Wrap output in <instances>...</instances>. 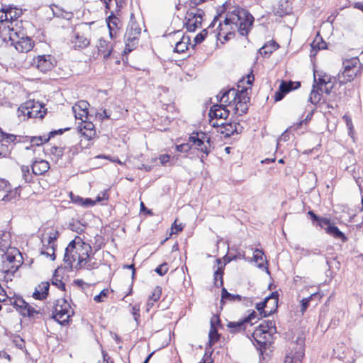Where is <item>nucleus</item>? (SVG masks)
Returning a JSON list of instances; mask_svg holds the SVG:
<instances>
[{
  "label": "nucleus",
  "instance_id": "nucleus-1",
  "mask_svg": "<svg viewBox=\"0 0 363 363\" xmlns=\"http://www.w3.org/2000/svg\"><path fill=\"white\" fill-rule=\"evenodd\" d=\"M254 23V17L246 9L235 6L232 11L227 13L224 24L235 25L239 33L242 36H247Z\"/></svg>",
  "mask_w": 363,
  "mask_h": 363
},
{
  "label": "nucleus",
  "instance_id": "nucleus-2",
  "mask_svg": "<svg viewBox=\"0 0 363 363\" xmlns=\"http://www.w3.org/2000/svg\"><path fill=\"white\" fill-rule=\"evenodd\" d=\"M11 42V45H13L15 48L21 52H28L32 50L34 45V42L32 39L26 36L22 31H18L13 27L8 26V35L7 41Z\"/></svg>",
  "mask_w": 363,
  "mask_h": 363
},
{
  "label": "nucleus",
  "instance_id": "nucleus-3",
  "mask_svg": "<svg viewBox=\"0 0 363 363\" xmlns=\"http://www.w3.org/2000/svg\"><path fill=\"white\" fill-rule=\"evenodd\" d=\"M189 142L194 145L197 150L203 153L200 159L201 162H204V159L211 152V138L203 132H193L189 136Z\"/></svg>",
  "mask_w": 363,
  "mask_h": 363
},
{
  "label": "nucleus",
  "instance_id": "nucleus-4",
  "mask_svg": "<svg viewBox=\"0 0 363 363\" xmlns=\"http://www.w3.org/2000/svg\"><path fill=\"white\" fill-rule=\"evenodd\" d=\"M279 294L277 291L272 292L264 300L256 304V309L258 311L259 315L262 317H267L274 313L278 307Z\"/></svg>",
  "mask_w": 363,
  "mask_h": 363
},
{
  "label": "nucleus",
  "instance_id": "nucleus-5",
  "mask_svg": "<svg viewBox=\"0 0 363 363\" xmlns=\"http://www.w3.org/2000/svg\"><path fill=\"white\" fill-rule=\"evenodd\" d=\"M70 312L69 303L65 298L58 299L54 306L52 318L60 325H65L69 322Z\"/></svg>",
  "mask_w": 363,
  "mask_h": 363
},
{
  "label": "nucleus",
  "instance_id": "nucleus-6",
  "mask_svg": "<svg viewBox=\"0 0 363 363\" xmlns=\"http://www.w3.org/2000/svg\"><path fill=\"white\" fill-rule=\"evenodd\" d=\"M43 106L38 101L34 100H29L23 103L18 108V111L21 112L23 116H26L28 118H43L45 111H42Z\"/></svg>",
  "mask_w": 363,
  "mask_h": 363
},
{
  "label": "nucleus",
  "instance_id": "nucleus-7",
  "mask_svg": "<svg viewBox=\"0 0 363 363\" xmlns=\"http://www.w3.org/2000/svg\"><path fill=\"white\" fill-rule=\"evenodd\" d=\"M69 44L75 50L84 49L90 44V39L80 26L73 29Z\"/></svg>",
  "mask_w": 363,
  "mask_h": 363
},
{
  "label": "nucleus",
  "instance_id": "nucleus-8",
  "mask_svg": "<svg viewBox=\"0 0 363 363\" xmlns=\"http://www.w3.org/2000/svg\"><path fill=\"white\" fill-rule=\"evenodd\" d=\"M250 89V87H249ZM248 87H242L240 90H238L236 99L234 101L236 102L235 105V113H239V115L242 116L247 113L248 111V103L250 101V97L247 93Z\"/></svg>",
  "mask_w": 363,
  "mask_h": 363
},
{
  "label": "nucleus",
  "instance_id": "nucleus-9",
  "mask_svg": "<svg viewBox=\"0 0 363 363\" xmlns=\"http://www.w3.org/2000/svg\"><path fill=\"white\" fill-rule=\"evenodd\" d=\"M11 304L23 316L29 318L34 317L35 314H38L39 311L35 310L33 307L30 306L24 299L21 297H16Z\"/></svg>",
  "mask_w": 363,
  "mask_h": 363
},
{
  "label": "nucleus",
  "instance_id": "nucleus-10",
  "mask_svg": "<svg viewBox=\"0 0 363 363\" xmlns=\"http://www.w3.org/2000/svg\"><path fill=\"white\" fill-rule=\"evenodd\" d=\"M225 301L230 302H240L243 301L246 306L252 305V301L251 298L247 297H242L239 294H233L228 291V290L223 287L221 290V299H220V308H223V305Z\"/></svg>",
  "mask_w": 363,
  "mask_h": 363
},
{
  "label": "nucleus",
  "instance_id": "nucleus-11",
  "mask_svg": "<svg viewBox=\"0 0 363 363\" xmlns=\"http://www.w3.org/2000/svg\"><path fill=\"white\" fill-rule=\"evenodd\" d=\"M55 59L50 55H39L33 59V64L42 72H47L54 67Z\"/></svg>",
  "mask_w": 363,
  "mask_h": 363
},
{
  "label": "nucleus",
  "instance_id": "nucleus-12",
  "mask_svg": "<svg viewBox=\"0 0 363 363\" xmlns=\"http://www.w3.org/2000/svg\"><path fill=\"white\" fill-rule=\"evenodd\" d=\"M78 131L88 140H92L96 135L95 125L92 122L88 121L87 119L82 120L78 126Z\"/></svg>",
  "mask_w": 363,
  "mask_h": 363
},
{
  "label": "nucleus",
  "instance_id": "nucleus-13",
  "mask_svg": "<svg viewBox=\"0 0 363 363\" xmlns=\"http://www.w3.org/2000/svg\"><path fill=\"white\" fill-rule=\"evenodd\" d=\"M225 104H214L209 110V118L211 119H226L229 115V111Z\"/></svg>",
  "mask_w": 363,
  "mask_h": 363
},
{
  "label": "nucleus",
  "instance_id": "nucleus-14",
  "mask_svg": "<svg viewBox=\"0 0 363 363\" xmlns=\"http://www.w3.org/2000/svg\"><path fill=\"white\" fill-rule=\"evenodd\" d=\"M59 233L57 231H55L52 233H50L47 242H48L49 246L48 247V251L45 250H41L40 254L45 255L47 257H50L51 260L55 259V240L57 239Z\"/></svg>",
  "mask_w": 363,
  "mask_h": 363
},
{
  "label": "nucleus",
  "instance_id": "nucleus-15",
  "mask_svg": "<svg viewBox=\"0 0 363 363\" xmlns=\"http://www.w3.org/2000/svg\"><path fill=\"white\" fill-rule=\"evenodd\" d=\"M238 90L233 88L227 90H222L217 96V99L223 104L230 106L232 101L236 99Z\"/></svg>",
  "mask_w": 363,
  "mask_h": 363
},
{
  "label": "nucleus",
  "instance_id": "nucleus-16",
  "mask_svg": "<svg viewBox=\"0 0 363 363\" xmlns=\"http://www.w3.org/2000/svg\"><path fill=\"white\" fill-rule=\"evenodd\" d=\"M253 340H255L260 347H265L267 342L272 337L267 332L258 326L253 332Z\"/></svg>",
  "mask_w": 363,
  "mask_h": 363
},
{
  "label": "nucleus",
  "instance_id": "nucleus-17",
  "mask_svg": "<svg viewBox=\"0 0 363 363\" xmlns=\"http://www.w3.org/2000/svg\"><path fill=\"white\" fill-rule=\"evenodd\" d=\"M216 324L220 325V320L218 315H213L211 319V328L208 333L209 345H214L220 337V334L216 327Z\"/></svg>",
  "mask_w": 363,
  "mask_h": 363
},
{
  "label": "nucleus",
  "instance_id": "nucleus-18",
  "mask_svg": "<svg viewBox=\"0 0 363 363\" xmlns=\"http://www.w3.org/2000/svg\"><path fill=\"white\" fill-rule=\"evenodd\" d=\"M10 13L8 12V8L5 9L3 8L0 11V23L1 24L0 26V35L2 37V39L4 42L7 41V35H8V27L6 28L4 23L6 22V23H9L10 21L9 16Z\"/></svg>",
  "mask_w": 363,
  "mask_h": 363
},
{
  "label": "nucleus",
  "instance_id": "nucleus-19",
  "mask_svg": "<svg viewBox=\"0 0 363 363\" xmlns=\"http://www.w3.org/2000/svg\"><path fill=\"white\" fill-rule=\"evenodd\" d=\"M325 232L333 236L335 239L340 240L342 242H345L347 240V238L346 235L340 230V229L335 225L334 224L331 223L330 220L329 219V224H325Z\"/></svg>",
  "mask_w": 363,
  "mask_h": 363
},
{
  "label": "nucleus",
  "instance_id": "nucleus-20",
  "mask_svg": "<svg viewBox=\"0 0 363 363\" xmlns=\"http://www.w3.org/2000/svg\"><path fill=\"white\" fill-rule=\"evenodd\" d=\"M49 289V282H42L35 288V291L33 294V297L36 300L45 299L48 295Z\"/></svg>",
  "mask_w": 363,
  "mask_h": 363
},
{
  "label": "nucleus",
  "instance_id": "nucleus-21",
  "mask_svg": "<svg viewBox=\"0 0 363 363\" xmlns=\"http://www.w3.org/2000/svg\"><path fill=\"white\" fill-rule=\"evenodd\" d=\"M50 168L49 163L45 160L34 161L31 165L32 173L35 175H42Z\"/></svg>",
  "mask_w": 363,
  "mask_h": 363
},
{
  "label": "nucleus",
  "instance_id": "nucleus-22",
  "mask_svg": "<svg viewBox=\"0 0 363 363\" xmlns=\"http://www.w3.org/2000/svg\"><path fill=\"white\" fill-rule=\"evenodd\" d=\"M297 342H300L299 350L293 356L287 355L285 358L284 363H301V359L304 356L303 347V340L301 338H299Z\"/></svg>",
  "mask_w": 363,
  "mask_h": 363
},
{
  "label": "nucleus",
  "instance_id": "nucleus-23",
  "mask_svg": "<svg viewBox=\"0 0 363 363\" xmlns=\"http://www.w3.org/2000/svg\"><path fill=\"white\" fill-rule=\"evenodd\" d=\"M49 140V137L46 138L45 136H19V140H18V142L26 143L29 141L33 145L39 146L48 142Z\"/></svg>",
  "mask_w": 363,
  "mask_h": 363
},
{
  "label": "nucleus",
  "instance_id": "nucleus-24",
  "mask_svg": "<svg viewBox=\"0 0 363 363\" xmlns=\"http://www.w3.org/2000/svg\"><path fill=\"white\" fill-rule=\"evenodd\" d=\"M99 53L103 54L104 59H108L113 51V45L104 39H100L97 45Z\"/></svg>",
  "mask_w": 363,
  "mask_h": 363
},
{
  "label": "nucleus",
  "instance_id": "nucleus-25",
  "mask_svg": "<svg viewBox=\"0 0 363 363\" xmlns=\"http://www.w3.org/2000/svg\"><path fill=\"white\" fill-rule=\"evenodd\" d=\"M240 125L239 123H223V125L222 128L223 130H220L221 134H224L225 137H230L232 135H233L235 133H239V130L238 129V127H240Z\"/></svg>",
  "mask_w": 363,
  "mask_h": 363
},
{
  "label": "nucleus",
  "instance_id": "nucleus-26",
  "mask_svg": "<svg viewBox=\"0 0 363 363\" xmlns=\"http://www.w3.org/2000/svg\"><path fill=\"white\" fill-rule=\"evenodd\" d=\"M106 23L109 30L110 37L113 38V35L116 34L115 28H118V24L120 23V20L111 12L110 16L106 18Z\"/></svg>",
  "mask_w": 363,
  "mask_h": 363
},
{
  "label": "nucleus",
  "instance_id": "nucleus-27",
  "mask_svg": "<svg viewBox=\"0 0 363 363\" xmlns=\"http://www.w3.org/2000/svg\"><path fill=\"white\" fill-rule=\"evenodd\" d=\"M132 31H134V32L136 31V33H135L136 34L141 33V28L139 26V25L137 23L135 18V16L133 13L130 14V21H129L128 26L127 27L124 38H130V35H131L130 32H132Z\"/></svg>",
  "mask_w": 363,
  "mask_h": 363
},
{
  "label": "nucleus",
  "instance_id": "nucleus-28",
  "mask_svg": "<svg viewBox=\"0 0 363 363\" xmlns=\"http://www.w3.org/2000/svg\"><path fill=\"white\" fill-rule=\"evenodd\" d=\"M92 252V248L91 245L88 243L82 242L78 245L77 250H76V254H77L78 257H86L90 258V254Z\"/></svg>",
  "mask_w": 363,
  "mask_h": 363
},
{
  "label": "nucleus",
  "instance_id": "nucleus-29",
  "mask_svg": "<svg viewBox=\"0 0 363 363\" xmlns=\"http://www.w3.org/2000/svg\"><path fill=\"white\" fill-rule=\"evenodd\" d=\"M190 44L189 36L183 35L181 40L176 43L174 52L178 53H183L188 49V45Z\"/></svg>",
  "mask_w": 363,
  "mask_h": 363
},
{
  "label": "nucleus",
  "instance_id": "nucleus-30",
  "mask_svg": "<svg viewBox=\"0 0 363 363\" xmlns=\"http://www.w3.org/2000/svg\"><path fill=\"white\" fill-rule=\"evenodd\" d=\"M308 214L309 215L313 223L320 226L321 228H325V224H329V218L320 217L317 216L313 211H309Z\"/></svg>",
  "mask_w": 363,
  "mask_h": 363
},
{
  "label": "nucleus",
  "instance_id": "nucleus-31",
  "mask_svg": "<svg viewBox=\"0 0 363 363\" xmlns=\"http://www.w3.org/2000/svg\"><path fill=\"white\" fill-rule=\"evenodd\" d=\"M334 79L335 78L328 75L325 73L322 74V72H320L319 74L318 72H314V82H316L318 86H321L320 89H323V84H326L327 81H330Z\"/></svg>",
  "mask_w": 363,
  "mask_h": 363
},
{
  "label": "nucleus",
  "instance_id": "nucleus-32",
  "mask_svg": "<svg viewBox=\"0 0 363 363\" xmlns=\"http://www.w3.org/2000/svg\"><path fill=\"white\" fill-rule=\"evenodd\" d=\"M125 42V49L123 50V55H128L133 50H134L138 45V39H135V37L124 38Z\"/></svg>",
  "mask_w": 363,
  "mask_h": 363
},
{
  "label": "nucleus",
  "instance_id": "nucleus-33",
  "mask_svg": "<svg viewBox=\"0 0 363 363\" xmlns=\"http://www.w3.org/2000/svg\"><path fill=\"white\" fill-rule=\"evenodd\" d=\"M184 25L189 32H194L197 28H199L201 26V21H199L196 18H194V19H191L190 18H186V16L185 21L184 22Z\"/></svg>",
  "mask_w": 363,
  "mask_h": 363
},
{
  "label": "nucleus",
  "instance_id": "nucleus-34",
  "mask_svg": "<svg viewBox=\"0 0 363 363\" xmlns=\"http://www.w3.org/2000/svg\"><path fill=\"white\" fill-rule=\"evenodd\" d=\"M259 326L271 336L277 333L275 321L273 320H264Z\"/></svg>",
  "mask_w": 363,
  "mask_h": 363
},
{
  "label": "nucleus",
  "instance_id": "nucleus-35",
  "mask_svg": "<svg viewBox=\"0 0 363 363\" xmlns=\"http://www.w3.org/2000/svg\"><path fill=\"white\" fill-rule=\"evenodd\" d=\"M246 322L244 320H240L238 322H229L227 325L231 333H238L245 330Z\"/></svg>",
  "mask_w": 363,
  "mask_h": 363
},
{
  "label": "nucleus",
  "instance_id": "nucleus-36",
  "mask_svg": "<svg viewBox=\"0 0 363 363\" xmlns=\"http://www.w3.org/2000/svg\"><path fill=\"white\" fill-rule=\"evenodd\" d=\"M89 104L86 101H79L74 106H72L74 113H77V111L83 112L84 114H89Z\"/></svg>",
  "mask_w": 363,
  "mask_h": 363
},
{
  "label": "nucleus",
  "instance_id": "nucleus-37",
  "mask_svg": "<svg viewBox=\"0 0 363 363\" xmlns=\"http://www.w3.org/2000/svg\"><path fill=\"white\" fill-rule=\"evenodd\" d=\"M357 72L358 69H356V71H351L348 73H345V70H343L341 75H339V83L340 84H344L347 82H350L357 76Z\"/></svg>",
  "mask_w": 363,
  "mask_h": 363
},
{
  "label": "nucleus",
  "instance_id": "nucleus-38",
  "mask_svg": "<svg viewBox=\"0 0 363 363\" xmlns=\"http://www.w3.org/2000/svg\"><path fill=\"white\" fill-rule=\"evenodd\" d=\"M320 296L318 293H313L307 298H304L301 301V312L303 313L310 305V302L314 298L319 299Z\"/></svg>",
  "mask_w": 363,
  "mask_h": 363
},
{
  "label": "nucleus",
  "instance_id": "nucleus-39",
  "mask_svg": "<svg viewBox=\"0 0 363 363\" xmlns=\"http://www.w3.org/2000/svg\"><path fill=\"white\" fill-rule=\"evenodd\" d=\"M20 135H16L13 134L6 133L2 131L0 128V140H2L4 143L8 144L9 146L11 143H14L15 140L17 141L19 140Z\"/></svg>",
  "mask_w": 363,
  "mask_h": 363
},
{
  "label": "nucleus",
  "instance_id": "nucleus-40",
  "mask_svg": "<svg viewBox=\"0 0 363 363\" xmlns=\"http://www.w3.org/2000/svg\"><path fill=\"white\" fill-rule=\"evenodd\" d=\"M359 63L358 58H352L350 60H346L343 62V68L345 70V73H348L351 71H356L355 68Z\"/></svg>",
  "mask_w": 363,
  "mask_h": 363
},
{
  "label": "nucleus",
  "instance_id": "nucleus-41",
  "mask_svg": "<svg viewBox=\"0 0 363 363\" xmlns=\"http://www.w3.org/2000/svg\"><path fill=\"white\" fill-rule=\"evenodd\" d=\"M223 269L222 267H218L214 272V285L216 287L223 286Z\"/></svg>",
  "mask_w": 363,
  "mask_h": 363
},
{
  "label": "nucleus",
  "instance_id": "nucleus-42",
  "mask_svg": "<svg viewBox=\"0 0 363 363\" xmlns=\"http://www.w3.org/2000/svg\"><path fill=\"white\" fill-rule=\"evenodd\" d=\"M77 259V254H76V250L74 252H65L64 255V262L67 266L69 267V269H72V263Z\"/></svg>",
  "mask_w": 363,
  "mask_h": 363
},
{
  "label": "nucleus",
  "instance_id": "nucleus-43",
  "mask_svg": "<svg viewBox=\"0 0 363 363\" xmlns=\"http://www.w3.org/2000/svg\"><path fill=\"white\" fill-rule=\"evenodd\" d=\"M10 235L8 233L0 232V250L4 251L10 246Z\"/></svg>",
  "mask_w": 363,
  "mask_h": 363
},
{
  "label": "nucleus",
  "instance_id": "nucleus-44",
  "mask_svg": "<svg viewBox=\"0 0 363 363\" xmlns=\"http://www.w3.org/2000/svg\"><path fill=\"white\" fill-rule=\"evenodd\" d=\"M21 169L22 173V178L24 180L25 183L31 182L33 178V173L30 172L28 166L22 165Z\"/></svg>",
  "mask_w": 363,
  "mask_h": 363
},
{
  "label": "nucleus",
  "instance_id": "nucleus-45",
  "mask_svg": "<svg viewBox=\"0 0 363 363\" xmlns=\"http://www.w3.org/2000/svg\"><path fill=\"white\" fill-rule=\"evenodd\" d=\"M285 84H280L279 91H277L274 95L275 101H281L284 96L289 92V89H285Z\"/></svg>",
  "mask_w": 363,
  "mask_h": 363
},
{
  "label": "nucleus",
  "instance_id": "nucleus-46",
  "mask_svg": "<svg viewBox=\"0 0 363 363\" xmlns=\"http://www.w3.org/2000/svg\"><path fill=\"white\" fill-rule=\"evenodd\" d=\"M264 252L262 250H260L259 249H256L254 252V260L256 263H257V266L259 267H263V262H264Z\"/></svg>",
  "mask_w": 363,
  "mask_h": 363
},
{
  "label": "nucleus",
  "instance_id": "nucleus-47",
  "mask_svg": "<svg viewBox=\"0 0 363 363\" xmlns=\"http://www.w3.org/2000/svg\"><path fill=\"white\" fill-rule=\"evenodd\" d=\"M83 241L80 239L79 237L77 236L76 238L72 240L68 246L65 249V252H74V250H77L78 245L82 243Z\"/></svg>",
  "mask_w": 363,
  "mask_h": 363
},
{
  "label": "nucleus",
  "instance_id": "nucleus-48",
  "mask_svg": "<svg viewBox=\"0 0 363 363\" xmlns=\"http://www.w3.org/2000/svg\"><path fill=\"white\" fill-rule=\"evenodd\" d=\"M11 147L0 140V157H8L11 151Z\"/></svg>",
  "mask_w": 363,
  "mask_h": 363
},
{
  "label": "nucleus",
  "instance_id": "nucleus-49",
  "mask_svg": "<svg viewBox=\"0 0 363 363\" xmlns=\"http://www.w3.org/2000/svg\"><path fill=\"white\" fill-rule=\"evenodd\" d=\"M204 16V11L202 9H198L196 13L192 11H187L186 18L191 19H198L202 21L203 16Z\"/></svg>",
  "mask_w": 363,
  "mask_h": 363
},
{
  "label": "nucleus",
  "instance_id": "nucleus-50",
  "mask_svg": "<svg viewBox=\"0 0 363 363\" xmlns=\"http://www.w3.org/2000/svg\"><path fill=\"white\" fill-rule=\"evenodd\" d=\"M161 294L162 287L160 286H155L152 291V295L149 296L150 301L157 302L160 298Z\"/></svg>",
  "mask_w": 363,
  "mask_h": 363
},
{
  "label": "nucleus",
  "instance_id": "nucleus-51",
  "mask_svg": "<svg viewBox=\"0 0 363 363\" xmlns=\"http://www.w3.org/2000/svg\"><path fill=\"white\" fill-rule=\"evenodd\" d=\"M313 88H315V85H313ZM321 99V95L318 91H315L314 89L311 92L309 101L313 104H316L320 101Z\"/></svg>",
  "mask_w": 363,
  "mask_h": 363
},
{
  "label": "nucleus",
  "instance_id": "nucleus-52",
  "mask_svg": "<svg viewBox=\"0 0 363 363\" xmlns=\"http://www.w3.org/2000/svg\"><path fill=\"white\" fill-rule=\"evenodd\" d=\"M281 84H285V89H289V91L297 89L301 86V83L299 82L282 81Z\"/></svg>",
  "mask_w": 363,
  "mask_h": 363
},
{
  "label": "nucleus",
  "instance_id": "nucleus-53",
  "mask_svg": "<svg viewBox=\"0 0 363 363\" xmlns=\"http://www.w3.org/2000/svg\"><path fill=\"white\" fill-rule=\"evenodd\" d=\"M208 31L206 29L203 30L201 33L197 34L194 38L195 44L193 45L194 47L197 44L201 43L206 38L207 35Z\"/></svg>",
  "mask_w": 363,
  "mask_h": 363
},
{
  "label": "nucleus",
  "instance_id": "nucleus-54",
  "mask_svg": "<svg viewBox=\"0 0 363 363\" xmlns=\"http://www.w3.org/2000/svg\"><path fill=\"white\" fill-rule=\"evenodd\" d=\"M50 153L58 159L62 158L64 155V148L61 147L52 146L50 148Z\"/></svg>",
  "mask_w": 363,
  "mask_h": 363
},
{
  "label": "nucleus",
  "instance_id": "nucleus-55",
  "mask_svg": "<svg viewBox=\"0 0 363 363\" xmlns=\"http://www.w3.org/2000/svg\"><path fill=\"white\" fill-rule=\"evenodd\" d=\"M109 291L108 289H103L99 294L94 297V300L97 303H101L104 301V298L108 296Z\"/></svg>",
  "mask_w": 363,
  "mask_h": 363
},
{
  "label": "nucleus",
  "instance_id": "nucleus-56",
  "mask_svg": "<svg viewBox=\"0 0 363 363\" xmlns=\"http://www.w3.org/2000/svg\"><path fill=\"white\" fill-rule=\"evenodd\" d=\"M8 12L10 13V15H9L10 21L18 18L21 14V11H18L16 8H13L11 6L8 8Z\"/></svg>",
  "mask_w": 363,
  "mask_h": 363
},
{
  "label": "nucleus",
  "instance_id": "nucleus-57",
  "mask_svg": "<svg viewBox=\"0 0 363 363\" xmlns=\"http://www.w3.org/2000/svg\"><path fill=\"white\" fill-rule=\"evenodd\" d=\"M335 82H336V79H334L330 81H327V83L323 84V90L325 94H330L332 93Z\"/></svg>",
  "mask_w": 363,
  "mask_h": 363
},
{
  "label": "nucleus",
  "instance_id": "nucleus-58",
  "mask_svg": "<svg viewBox=\"0 0 363 363\" xmlns=\"http://www.w3.org/2000/svg\"><path fill=\"white\" fill-rule=\"evenodd\" d=\"M132 314L134 317V320L137 322L138 324L139 319H140V306L139 305L135 304L134 306H132Z\"/></svg>",
  "mask_w": 363,
  "mask_h": 363
},
{
  "label": "nucleus",
  "instance_id": "nucleus-59",
  "mask_svg": "<svg viewBox=\"0 0 363 363\" xmlns=\"http://www.w3.org/2000/svg\"><path fill=\"white\" fill-rule=\"evenodd\" d=\"M69 196L72 203L82 206V203H83L84 198L78 195H75L72 192L69 194Z\"/></svg>",
  "mask_w": 363,
  "mask_h": 363
},
{
  "label": "nucleus",
  "instance_id": "nucleus-60",
  "mask_svg": "<svg viewBox=\"0 0 363 363\" xmlns=\"http://www.w3.org/2000/svg\"><path fill=\"white\" fill-rule=\"evenodd\" d=\"M168 270L167 264L163 263L155 269V272L160 276L164 275Z\"/></svg>",
  "mask_w": 363,
  "mask_h": 363
},
{
  "label": "nucleus",
  "instance_id": "nucleus-61",
  "mask_svg": "<svg viewBox=\"0 0 363 363\" xmlns=\"http://www.w3.org/2000/svg\"><path fill=\"white\" fill-rule=\"evenodd\" d=\"M52 284L56 286L58 289L61 290H65V283L62 280H60L57 277H55V275L52 280Z\"/></svg>",
  "mask_w": 363,
  "mask_h": 363
},
{
  "label": "nucleus",
  "instance_id": "nucleus-62",
  "mask_svg": "<svg viewBox=\"0 0 363 363\" xmlns=\"http://www.w3.org/2000/svg\"><path fill=\"white\" fill-rule=\"evenodd\" d=\"M191 148L189 143H183L176 146V149L180 152H188Z\"/></svg>",
  "mask_w": 363,
  "mask_h": 363
},
{
  "label": "nucleus",
  "instance_id": "nucleus-63",
  "mask_svg": "<svg viewBox=\"0 0 363 363\" xmlns=\"http://www.w3.org/2000/svg\"><path fill=\"white\" fill-rule=\"evenodd\" d=\"M311 47L313 49L318 48V50L325 49L326 48V43L320 38V42H316V39L312 43Z\"/></svg>",
  "mask_w": 363,
  "mask_h": 363
},
{
  "label": "nucleus",
  "instance_id": "nucleus-64",
  "mask_svg": "<svg viewBox=\"0 0 363 363\" xmlns=\"http://www.w3.org/2000/svg\"><path fill=\"white\" fill-rule=\"evenodd\" d=\"M69 129H70V128H60V129H58V130H52V131H50L49 133L48 137L50 139L51 138H53V137H55L57 135H62L65 131H67Z\"/></svg>",
  "mask_w": 363,
  "mask_h": 363
}]
</instances>
